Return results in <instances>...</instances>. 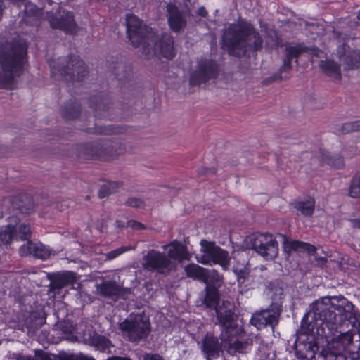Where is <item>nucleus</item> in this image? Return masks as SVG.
Listing matches in <instances>:
<instances>
[{
  "instance_id": "obj_31",
  "label": "nucleus",
  "mask_w": 360,
  "mask_h": 360,
  "mask_svg": "<svg viewBox=\"0 0 360 360\" xmlns=\"http://www.w3.org/2000/svg\"><path fill=\"white\" fill-rule=\"evenodd\" d=\"M46 322L45 314L42 311H33L25 320L28 332L34 331L41 327Z\"/></svg>"
},
{
  "instance_id": "obj_47",
  "label": "nucleus",
  "mask_w": 360,
  "mask_h": 360,
  "mask_svg": "<svg viewBox=\"0 0 360 360\" xmlns=\"http://www.w3.org/2000/svg\"><path fill=\"white\" fill-rule=\"evenodd\" d=\"M60 326L62 332L65 335L72 334L75 330V327L68 322L63 321Z\"/></svg>"
},
{
  "instance_id": "obj_50",
  "label": "nucleus",
  "mask_w": 360,
  "mask_h": 360,
  "mask_svg": "<svg viewBox=\"0 0 360 360\" xmlns=\"http://www.w3.org/2000/svg\"><path fill=\"white\" fill-rule=\"evenodd\" d=\"M210 173L214 174L215 169H209V168H202L199 170V174L200 175H208Z\"/></svg>"
},
{
  "instance_id": "obj_38",
  "label": "nucleus",
  "mask_w": 360,
  "mask_h": 360,
  "mask_svg": "<svg viewBox=\"0 0 360 360\" xmlns=\"http://www.w3.org/2000/svg\"><path fill=\"white\" fill-rule=\"evenodd\" d=\"M91 345L96 349L105 352L110 347V342L105 337L98 335L91 339Z\"/></svg>"
},
{
  "instance_id": "obj_13",
  "label": "nucleus",
  "mask_w": 360,
  "mask_h": 360,
  "mask_svg": "<svg viewBox=\"0 0 360 360\" xmlns=\"http://www.w3.org/2000/svg\"><path fill=\"white\" fill-rule=\"evenodd\" d=\"M282 311L281 302H273L267 309L252 314L250 323L259 330L266 326L274 328L278 323Z\"/></svg>"
},
{
  "instance_id": "obj_44",
  "label": "nucleus",
  "mask_w": 360,
  "mask_h": 360,
  "mask_svg": "<svg viewBox=\"0 0 360 360\" xmlns=\"http://www.w3.org/2000/svg\"><path fill=\"white\" fill-rule=\"evenodd\" d=\"M125 205L134 208H142L146 205L145 202L142 199L136 197L129 198L125 202Z\"/></svg>"
},
{
  "instance_id": "obj_41",
  "label": "nucleus",
  "mask_w": 360,
  "mask_h": 360,
  "mask_svg": "<svg viewBox=\"0 0 360 360\" xmlns=\"http://www.w3.org/2000/svg\"><path fill=\"white\" fill-rule=\"evenodd\" d=\"M250 344L248 340L243 341L236 340L230 346V349H233L239 353H246L249 349Z\"/></svg>"
},
{
  "instance_id": "obj_46",
  "label": "nucleus",
  "mask_w": 360,
  "mask_h": 360,
  "mask_svg": "<svg viewBox=\"0 0 360 360\" xmlns=\"http://www.w3.org/2000/svg\"><path fill=\"white\" fill-rule=\"evenodd\" d=\"M128 248L126 247H120L116 250H112L106 254V258L109 260L113 259L121 254L127 251Z\"/></svg>"
},
{
  "instance_id": "obj_48",
  "label": "nucleus",
  "mask_w": 360,
  "mask_h": 360,
  "mask_svg": "<svg viewBox=\"0 0 360 360\" xmlns=\"http://www.w3.org/2000/svg\"><path fill=\"white\" fill-rule=\"evenodd\" d=\"M139 360H164V359L159 354L148 353L141 355Z\"/></svg>"
},
{
  "instance_id": "obj_5",
  "label": "nucleus",
  "mask_w": 360,
  "mask_h": 360,
  "mask_svg": "<svg viewBox=\"0 0 360 360\" xmlns=\"http://www.w3.org/2000/svg\"><path fill=\"white\" fill-rule=\"evenodd\" d=\"M353 333H342L333 338L319 358L321 360H360V346L357 352L353 351Z\"/></svg>"
},
{
  "instance_id": "obj_39",
  "label": "nucleus",
  "mask_w": 360,
  "mask_h": 360,
  "mask_svg": "<svg viewBox=\"0 0 360 360\" xmlns=\"http://www.w3.org/2000/svg\"><path fill=\"white\" fill-rule=\"evenodd\" d=\"M349 195L352 198H360V174L356 175L351 181Z\"/></svg>"
},
{
  "instance_id": "obj_25",
  "label": "nucleus",
  "mask_w": 360,
  "mask_h": 360,
  "mask_svg": "<svg viewBox=\"0 0 360 360\" xmlns=\"http://www.w3.org/2000/svg\"><path fill=\"white\" fill-rule=\"evenodd\" d=\"M198 302L199 306L214 309L220 304L219 290L214 285L207 283L204 294L202 295Z\"/></svg>"
},
{
  "instance_id": "obj_59",
  "label": "nucleus",
  "mask_w": 360,
  "mask_h": 360,
  "mask_svg": "<svg viewBox=\"0 0 360 360\" xmlns=\"http://www.w3.org/2000/svg\"><path fill=\"white\" fill-rule=\"evenodd\" d=\"M357 18L360 20V10L357 13Z\"/></svg>"
},
{
  "instance_id": "obj_12",
  "label": "nucleus",
  "mask_w": 360,
  "mask_h": 360,
  "mask_svg": "<svg viewBox=\"0 0 360 360\" xmlns=\"http://www.w3.org/2000/svg\"><path fill=\"white\" fill-rule=\"evenodd\" d=\"M80 150L84 157L100 160H108L121 153L117 143L109 139L88 143L81 146Z\"/></svg>"
},
{
  "instance_id": "obj_49",
  "label": "nucleus",
  "mask_w": 360,
  "mask_h": 360,
  "mask_svg": "<svg viewBox=\"0 0 360 360\" xmlns=\"http://www.w3.org/2000/svg\"><path fill=\"white\" fill-rule=\"evenodd\" d=\"M127 226L135 230H143L146 229V226L143 224L135 220H129L127 222Z\"/></svg>"
},
{
  "instance_id": "obj_15",
  "label": "nucleus",
  "mask_w": 360,
  "mask_h": 360,
  "mask_svg": "<svg viewBox=\"0 0 360 360\" xmlns=\"http://www.w3.org/2000/svg\"><path fill=\"white\" fill-rule=\"evenodd\" d=\"M219 73V65L216 60L211 59H200L195 70L190 75V84L198 86L201 84L215 79Z\"/></svg>"
},
{
  "instance_id": "obj_14",
  "label": "nucleus",
  "mask_w": 360,
  "mask_h": 360,
  "mask_svg": "<svg viewBox=\"0 0 360 360\" xmlns=\"http://www.w3.org/2000/svg\"><path fill=\"white\" fill-rule=\"evenodd\" d=\"M282 311L281 302H273L267 309L252 314L250 323L259 330L266 326L274 328L278 323Z\"/></svg>"
},
{
  "instance_id": "obj_58",
  "label": "nucleus",
  "mask_w": 360,
  "mask_h": 360,
  "mask_svg": "<svg viewBox=\"0 0 360 360\" xmlns=\"http://www.w3.org/2000/svg\"><path fill=\"white\" fill-rule=\"evenodd\" d=\"M320 51L318 49H314L312 50V53L314 55V56H319V53Z\"/></svg>"
},
{
  "instance_id": "obj_11",
  "label": "nucleus",
  "mask_w": 360,
  "mask_h": 360,
  "mask_svg": "<svg viewBox=\"0 0 360 360\" xmlns=\"http://www.w3.org/2000/svg\"><path fill=\"white\" fill-rule=\"evenodd\" d=\"M200 245L202 254L196 255V259L198 262L203 264H217L224 270L229 268L230 258L227 251L216 245L214 242L206 240H202Z\"/></svg>"
},
{
  "instance_id": "obj_42",
  "label": "nucleus",
  "mask_w": 360,
  "mask_h": 360,
  "mask_svg": "<svg viewBox=\"0 0 360 360\" xmlns=\"http://www.w3.org/2000/svg\"><path fill=\"white\" fill-rule=\"evenodd\" d=\"M279 284V282L276 281L271 282L268 286L269 290L273 292L272 297L274 300H276L277 297L281 299L283 294V289Z\"/></svg>"
},
{
  "instance_id": "obj_35",
  "label": "nucleus",
  "mask_w": 360,
  "mask_h": 360,
  "mask_svg": "<svg viewBox=\"0 0 360 360\" xmlns=\"http://www.w3.org/2000/svg\"><path fill=\"white\" fill-rule=\"evenodd\" d=\"M88 131L90 133H95L99 134H105V135H111L120 134L123 131V129L119 127H115L114 125H108V126H98L96 125L94 129L89 128Z\"/></svg>"
},
{
  "instance_id": "obj_52",
  "label": "nucleus",
  "mask_w": 360,
  "mask_h": 360,
  "mask_svg": "<svg viewBox=\"0 0 360 360\" xmlns=\"http://www.w3.org/2000/svg\"><path fill=\"white\" fill-rule=\"evenodd\" d=\"M350 221H351L352 226L354 228L360 229V219H352Z\"/></svg>"
},
{
  "instance_id": "obj_29",
  "label": "nucleus",
  "mask_w": 360,
  "mask_h": 360,
  "mask_svg": "<svg viewBox=\"0 0 360 360\" xmlns=\"http://www.w3.org/2000/svg\"><path fill=\"white\" fill-rule=\"evenodd\" d=\"M13 210L21 213H30L34 209V205L30 195L21 194L11 200Z\"/></svg>"
},
{
  "instance_id": "obj_53",
  "label": "nucleus",
  "mask_w": 360,
  "mask_h": 360,
  "mask_svg": "<svg viewBox=\"0 0 360 360\" xmlns=\"http://www.w3.org/2000/svg\"><path fill=\"white\" fill-rule=\"evenodd\" d=\"M283 79V77L281 73L275 74L274 76L269 78L271 81L281 80Z\"/></svg>"
},
{
  "instance_id": "obj_26",
  "label": "nucleus",
  "mask_w": 360,
  "mask_h": 360,
  "mask_svg": "<svg viewBox=\"0 0 360 360\" xmlns=\"http://www.w3.org/2000/svg\"><path fill=\"white\" fill-rule=\"evenodd\" d=\"M110 105V100L101 95L92 96L89 99V106L95 111V117H110L108 110L111 108Z\"/></svg>"
},
{
  "instance_id": "obj_20",
  "label": "nucleus",
  "mask_w": 360,
  "mask_h": 360,
  "mask_svg": "<svg viewBox=\"0 0 360 360\" xmlns=\"http://www.w3.org/2000/svg\"><path fill=\"white\" fill-rule=\"evenodd\" d=\"M200 349L207 360L217 359L222 351V342L217 337L206 335L202 340Z\"/></svg>"
},
{
  "instance_id": "obj_54",
  "label": "nucleus",
  "mask_w": 360,
  "mask_h": 360,
  "mask_svg": "<svg viewBox=\"0 0 360 360\" xmlns=\"http://www.w3.org/2000/svg\"><path fill=\"white\" fill-rule=\"evenodd\" d=\"M5 8H6V6H5L4 1L3 0H0V20L2 18L3 12L4 11Z\"/></svg>"
},
{
  "instance_id": "obj_51",
  "label": "nucleus",
  "mask_w": 360,
  "mask_h": 360,
  "mask_svg": "<svg viewBox=\"0 0 360 360\" xmlns=\"http://www.w3.org/2000/svg\"><path fill=\"white\" fill-rule=\"evenodd\" d=\"M198 15L201 17H206L207 15V12L205 7L201 6L198 9Z\"/></svg>"
},
{
  "instance_id": "obj_3",
  "label": "nucleus",
  "mask_w": 360,
  "mask_h": 360,
  "mask_svg": "<svg viewBox=\"0 0 360 360\" xmlns=\"http://www.w3.org/2000/svg\"><path fill=\"white\" fill-rule=\"evenodd\" d=\"M27 48L25 42L20 39L3 45L0 52V89L11 90L16 87V77L23 72Z\"/></svg>"
},
{
  "instance_id": "obj_33",
  "label": "nucleus",
  "mask_w": 360,
  "mask_h": 360,
  "mask_svg": "<svg viewBox=\"0 0 360 360\" xmlns=\"http://www.w3.org/2000/svg\"><path fill=\"white\" fill-rule=\"evenodd\" d=\"M319 67L329 77L337 79L341 78L340 67L336 62L331 60H321Z\"/></svg>"
},
{
  "instance_id": "obj_4",
  "label": "nucleus",
  "mask_w": 360,
  "mask_h": 360,
  "mask_svg": "<svg viewBox=\"0 0 360 360\" xmlns=\"http://www.w3.org/2000/svg\"><path fill=\"white\" fill-rule=\"evenodd\" d=\"M223 43L228 53L241 57L248 51H257L262 47L263 41L253 26L246 21L231 24L224 31Z\"/></svg>"
},
{
  "instance_id": "obj_56",
  "label": "nucleus",
  "mask_w": 360,
  "mask_h": 360,
  "mask_svg": "<svg viewBox=\"0 0 360 360\" xmlns=\"http://www.w3.org/2000/svg\"><path fill=\"white\" fill-rule=\"evenodd\" d=\"M16 360H31L30 357L25 356H18Z\"/></svg>"
},
{
  "instance_id": "obj_10",
  "label": "nucleus",
  "mask_w": 360,
  "mask_h": 360,
  "mask_svg": "<svg viewBox=\"0 0 360 360\" xmlns=\"http://www.w3.org/2000/svg\"><path fill=\"white\" fill-rule=\"evenodd\" d=\"M8 224L0 229V241L4 245H10L13 240H26L31 238V229L25 223H20L15 215L8 217Z\"/></svg>"
},
{
  "instance_id": "obj_55",
  "label": "nucleus",
  "mask_w": 360,
  "mask_h": 360,
  "mask_svg": "<svg viewBox=\"0 0 360 360\" xmlns=\"http://www.w3.org/2000/svg\"><path fill=\"white\" fill-rule=\"evenodd\" d=\"M51 206L53 208L60 209V210H64L63 207H66V205H63L62 204L60 205L58 202L53 203V204H52Z\"/></svg>"
},
{
  "instance_id": "obj_30",
  "label": "nucleus",
  "mask_w": 360,
  "mask_h": 360,
  "mask_svg": "<svg viewBox=\"0 0 360 360\" xmlns=\"http://www.w3.org/2000/svg\"><path fill=\"white\" fill-rule=\"evenodd\" d=\"M283 250L288 254H290L292 251L303 250L309 254L314 255L316 252V248L314 245L305 242L292 240L285 241L284 243Z\"/></svg>"
},
{
  "instance_id": "obj_40",
  "label": "nucleus",
  "mask_w": 360,
  "mask_h": 360,
  "mask_svg": "<svg viewBox=\"0 0 360 360\" xmlns=\"http://www.w3.org/2000/svg\"><path fill=\"white\" fill-rule=\"evenodd\" d=\"M341 131L343 134L360 131V120L342 124Z\"/></svg>"
},
{
  "instance_id": "obj_19",
  "label": "nucleus",
  "mask_w": 360,
  "mask_h": 360,
  "mask_svg": "<svg viewBox=\"0 0 360 360\" xmlns=\"http://www.w3.org/2000/svg\"><path fill=\"white\" fill-rule=\"evenodd\" d=\"M338 55L340 61L345 70L357 68L360 64V53L349 46L342 45L338 49Z\"/></svg>"
},
{
  "instance_id": "obj_32",
  "label": "nucleus",
  "mask_w": 360,
  "mask_h": 360,
  "mask_svg": "<svg viewBox=\"0 0 360 360\" xmlns=\"http://www.w3.org/2000/svg\"><path fill=\"white\" fill-rule=\"evenodd\" d=\"M80 104L75 100L70 99L63 106L61 114L66 120H73L80 113Z\"/></svg>"
},
{
  "instance_id": "obj_23",
  "label": "nucleus",
  "mask_w": 360,
  "mask_h": 360,
  "mask_svg": "<svg viewBox=\"0 0 360 360\" xmlns=\"http://www.w3.org/2000/svg\"><path fill=\"white\" fill-rule=\"evenodd\" d=\"M48 278L50 281V290H57L58 292L62 288L73 285L77 281L76 274L72 271L49 274Z\"/></svg>"
},
{
  "instance_id": "obj_28",
  "label": "nucleus",
  "mask_w": 360,
  "mask_h": 360,
  "mask_svg": "<svg viewBox=\"0 0 360 360\" xmlns=\"http://www.w3.org/2000/svg\"><path fill=\"white\" fill-rule=\"evenodd\" d=\"M162 248L164 249H169L167 257L169 259L170 258L179 261L183 259H190V254L187 251L186 246L179 242L174 241L169 244L164 245Z\"/></svg>"
},
{
  "instance_id": "obj_37",
  "label": "nucleus",
  "mask_w": 360,
  "mask_h": 360,
  "mask_svg": "<svg viewBox=\"0 0 360 360\" xmlns=\"http://www.w3.org/2000/svg\"><path fill=\"white\" fill-rule=\"evenodd\" d=\"M295 207L300 211L305 216H311L314 212V202L313 200H307L304 202H298L295 203Z\"/></svg>"
},
{
  "instance_id": "obj_7",
  "label": "nucleus",
  "mask_w": 360,
  "mask_h": 360,
  "mask_svg": "<svg viewBox=\"0 0 360 360\" xmlns=\"http://www.w3.org/2000/svg\"><path fill=\"white\" fill-rule=\"evenodd\" d=\"M53 73L58 72L66 81L75 82L82 81L89 71L85 63L77 56L61 58L52 68Z\"/></svg>"
},
{
  "instance_id": "obj_1",
  "label": "nucleus",
  "mask_w": 360,
  "mask_h": 360,
  "mask_svg": "<svg viewBox=\"0 0 360 360\" xmlns=\"http://www.w3.org/2000/svg\"><path fill=\"white\" fill-rule=\"evenodd\" d=\"M353 304L342 296L325 297L310 305L301 323L304 334L313 333L315 328L324 326L330 332L337 330L342 321L347 320L353 327L360 326V313L354 311Z\"/></svg>"
},
{
  "instance_id": "obj_17",
  "label": "nucleus",
  "mask_w": 360,
  "mask_h": 360,
  "mask_svg": "<svg viewBox=\"0 0 360 360\" xmlns=\"http://www.w3.org/2000/svg\"><path fill=\"white\" fill-rule=\"evenodd\" d=\"M46 18L53 29H59L67 33H72L75 30L76 23L73 13L62 10L60 7L55 12H47Z\"/></svg>"
},
{
  "instance_id": "obj_22",
  "label": "nucleus",
  "mask_w": 360,
  "mask_h": 360,
  "mask_svg": "<svg viewBox=\"0 0 360 360\" xmlns=\"http://www.w3.org/2000/svg\"><path fill=\"white\" fill-rule=\"evenodd\" d=\"M184 270L188 277L202 280L206 284L211 278H213L217 283L221 281L220 276L215 271H208L195 264H188L185 266Z\"/></svg>"
},
{
  "instance_id": "obj_36",
  "label": "nucleus",
  "mask_w": 360,
  "mask_h": 360,
  "mask_svg": "<svg viewBox=\"0 0 360 360\" xmlns=\"http://www.w3.org/2000/svg\"><path fill=\"white\" fill-rule=\"evenodd\" d=\"M121 186L122 185L117 182H108L101 186L98 191V197L100 198H103L110 194H112L117 192Z\"/></svg>"
},
{
  "instance_id": "obj_34",
  "label": "nucleus",
  "mask_w": 360,
  "mask_h": 360,
  "mask_svg": "<svg viewBox=\"0 0 360 360\" xmlns=\"http://www.w3.org/2000/svg\"><path fill=\"white\" fill-rule=\"evenodd\" d=\"M321 162L324 165L326 164L332 167L342 168L344 165L342 158L338 155H332L330 153H321Z\"/></svg>"
},
{
  "instance_id": "obj_27",
  "label": "nucleus",
  "mask_w": 360,
  "mask_h": 360,
  "mask_svg": "<svg viewBox=\"0 0 360 360\" xmlns=\"http://www.w3.org/2000/svg\"><path fill=\"white\" fill-rule=\"evenodd\" d=\"M307 48L302 45L287 46L285 49V58L283 65L280 68L281 72H288L292 69V60L297 58L303 52L307 51Z\"/></svg>"
},
{
  "instance_id": "obj_16",
  "label": "nucleus",
  "mask_w": 360,
  "mask_h": 360,
  "mask_svg": "<svg viewBox=\"0 0 360 360\" xmlns=\"http://www.w3.org/2000/svg\"><path fill=\"white\" fill-rule=\"evenodd\" d=\"M143 266L148 271L166 274L173 268L172 261L167 256L155 250H150L143 257Z\"/></svg>"
},
{
  "instance_id": "obj_8",
  "label": "nucleus",
  "mask_w": 360,
  "mask_h": 360,
  "mask_svg": "<svg viewBox=\"0 0 360 360\" xmlns=\"http://www.w3.org/2000/svg\"><path fill=\"white\" fill-rule=\"evenodd\" d=\"M119 329L130 342L137 343L148 336L150 323L148 319L138 314L134 318L127 319L121 322L119 324Z\"/></svg>"
},
{
  "instance_id": "obj_9",
  "label": "nucleus",
  "mask_w": 360,
  "mask_h": 360,
  "mask_svg": "<svg viewBox=\"0 0 360 360\" xmlns=\"http://www.w3.org/2000/svg\"><path fill=\"white\" fill-rule=\"evenodd\" d=\"M245 244L266 259H273L278 253V243L271 234L253 233L246 237Z\"/></svg>"
},
{
  "instance_id": "obj_45",
  "label": "nucleus",
  "mask_w": 360,
  "mask_h": 360,
  "mask_svg": "<svg viewBox=\"0 0 360 360\" xmlns=\"http://www.w3.org/2000/svg\"><path fill=\"white\" fill-rule=\"evenodd\" d=\"M60 360H95L93 357L88 356L82 353L79 354H64Z\"/></svg>"
},
{
  "instance_id": "obj_24",
  "label": "nucleus",
  "mask_w": 360,
  "mask_h": 360,
  "mask_svg": "<svg viewBox=\"0 0 360 360\" xmlns=\"http://www.w3.org/2000/svg\"><path fill=\"white\" fill-rule=\"evenodd\" d=\"M27 240V243L19 249L20 255H32L43 260L49 257L51 252L44 245L40 243H34L30 241V239Z\"/></svg>"
},
{
  "instance_id": "obj_60",
  "label": "nucleus",
  "mask_w": 360,
  "mask_h": 360,
  "mask_svg": "<svg viewBox=\"0 0 360 360\" xmlns=\"http://www.w3.org/2000/svg\"><path fill=\"white\" fill-rule=\"evenodd\" d=\"M4 217V214H1L0 215V218H2V217Z\"/></svg>"
},
{
  "instance_id": "obj_18",
  "label": "nucleus",
  "mask_w": 360,
  "mask_h": 360,
  "mask_svg": "<svg viewBox=\"0 0 360 360\" xmlns=\"http://www.w3.org/2000/svg\"><path fill=\"white\" fill-rule=\"evenodd\" d=\"M98 294L112 300L119 299H127L131 291L128 288H124L115 281H105L96 286Z\"/></svg>"
},
{
  "instance_id": "obj_2",
  "label": "nucleus",
  "mask_w": 360,
  "mask_h": 360,
  "mask_svg": "<svg viewBox=\"0 0 360 360\" xmlns=\"http://www.w3.org/2000/svg\"><path fill=\"white\" fill-rule=\"evenodd\" d=\"M127 38L134 47H141L146 57L160 56L172 60L175 56L173 37L168 33L161 38L153 29L134 14L126 15Z\"/></svg>"
},
{
  "instance_id": "obj_6",
  "label": "nucleus",
  "mask_w": 360,
  "mask_h": 360,
  "mask_svg": "<svg viewBox=\"0 0 360 360\" xmlns=\"http://www.w3.org/2000/svg\"><path fill=\"white\" fill-rule=\"evenodd\" d=\"M217 323L222 328L220 335L221 341L231 342L233 338L240 330L236 323L234 305L229 301L223 300L214 309Z\"/></svg>"
},
{
  "instance_id": "obj_43",
  "label": "nucleus",
  "mask_w": 360,
  "mask_h": 360,
  "mask_svg": "<svg viewBox=\"0 0 360 360\" xmlns=\"http://www.w3.org/2000/svg\"><path fill=\"white\" fill-rule=\"evenodd\" d=\"M129 68L122 63H120L115 68V74L119 79H126L129 74Z\"/></svg>"
},
{
  "instance_id": "obj_21",
  "label": "nucleus",
  "mask_w": 360,
  "mask_h": 360,
  "mask_svg": "<svg viewBox=\"0 0 360 360\" xmlns=\"http://www.w3.org/2000/svg\"><path fill=\"white\" fill-rule=\"evenodd\" d=\"M167 11L168 12V22L174 32H178L186 27L187 23L186 13L172 3L167 4Z\"/></svg>"
},
{
  "instance_id": "obj_57",
  "label": "nucleus",
  "mask_w": 360,
  "mask_h": 360,
  "mask_svg": "<svg viewBox=\"0 0 360 360\" xmlns=\"http://www.w3.org/2000/svg\"><path fill=\"white\" fill-rule=\"evenodd\" d=\"M113 360H131V359L128 357H115V358H113Z\"/></svg>"
}]
</instances>
